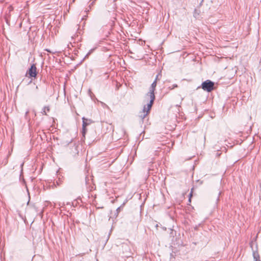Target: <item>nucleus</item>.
Returning a JSON list of instances; mask_svg holds the SVG:
<instances>
[{"instance_id":"nucleus-1","label":"nucleus","mask_w":261,"mask_h":261,"mask_svg":"<svg viewBox=\"0 0 261 261\" xmlns=\"http://www.w3.org/2000/svg\"><path fill=\"white\" fill-rule=\"evenodd\" d=\"M146 97H149L150 101L146 106H144L142 111L140 112L141 114L139 115V117L143 121L146 116L148 115L149 112L153 102L155 100V96H146Z\"/></svg>"},{"instance_id":"nucleus-8","label":"nucleus","mask_w":261,"mask_h":261,"mask_svg":"<svg viewBox=\"0 0 261 261\" xmlns=\"http://www.w3.org/2000/svg\"><path fill=\"white\" fill-rule=\"evenodd\" d=\"M49 111H50L49 107V106H45V107H44L42 109V111H41V113L43 115H47V112H49Z\"/></svg>"},{"instance_id":"nucleus-12","label":"nucleus","mask_w":261,"mask_h":261,"mask_svg":"<svg viewBox=\"0 0 261 261\" xmlns=\"http://www.w3.org/2000/svg\"><path fill=\"white\" fill-rule=\"evenodd\" d=\"M193 189H192L190 192V193L189 194V201L191 202V198L192 196V193H193Z\"/></svg>"},{"instance_id":"nucleus-2","label":"nucleus","mask_w":261,"mask_h":261,"mask_svg":"<svg viewBox=\"0 0 261 261\" xmlns=\"http://www.w3.org/2000/svg\"><path fill=\"white\" fill-rule=\"evenodd\" d=\"M214 83L210 80H206L201 84V88L204 91L211 92L214 89Z\"/></svg>"},{"instance_id":"nucleus-13","label":"nucleus","mask_w":261,"mask_h":261,"mask_svg":"<svg viewBox=\"0 0 261 261\" xmlns=\"http://www.w3.org/2000/svg\"><path fill=\"white\" fill-rule=\"evenodd\" d=\"M159 75V74H157L156 76L155 79V80H156V82H157V80H158V78Z\"/></svg>"},{"instance_id":"nucleus-11","label":"nucleus","mask_w":261,"mask_h":261,"mask_svg":"<svg viewBox=\"0 0 261 261\" xmlns=\"http://www.w3.org/2000/svg\"><path fill=\"white\" fill-rule=\"evenodd\" d=\"M177 87H178L177 85L175 84H173L172 86L169 87V88L171 90H172V89H174L175 88H177Z\"/></svg>"},{"instance_id":"nucleus-14","label":"nucleus","mask_w":261,"mask_h":261,"mask_svg":"<svg viewBox=\"0 0 261 261\" xmlns=\"http://www.w3.org/2000/svg\"><path fill=\"white\" fill-rule=\"evenodd\" d=\"M71 38L73 39L74 37L73 36H71Z\"/></svg>"},{"instance_id":"nucleus-4","label":"nucleus","mask_w":261,"mask_h":261,"mask_svg":"<svg viewBox=\"0 0 261 261\" xmlns=\"http://www.w3.org/2000/svg\"><path fill=\"white\" fill-rule=\"evenodd\" d=\"M156 80H154L153 83L151 84L149 92L146 94V96H155L154 95V91L155 90V88L156 86Z\"/></svg>"},{"instance_id":"nucleus-10","label":"nucleus","mask_w":261,"mask_h":261,"mask_svg":"<svg viewBox=\"0 0 261 261\" xmlns=\"http://www.w3.org/2000/svg\"><path fill=\"white\" fill-rule=\"evenodd\" d=\"M86 132H87L86 127H84L82 126V135L84 137H85Z\"/></svg>"},{"instance_id":"nucleus-3","label":"nucleus","mask_w":261,"mask_h":261,"mask_svg":"<svg viewBox=\"0 0 261 261\" xmlns=\"http://www.w3.org/2000/svg\"><path fill=\"white\" fill-rule=\"evenodd\" d=\"M27 74H28L31 78L36 77L37 75V68L35 64H33L31 65V67L27 71Z\"/></svg>"},{"instance_id":"nucleus-7","label":"nucleus","mask_w":261,"mask_h":261,"mask_svg":"<svg viewBox=\"0 0 261 261\" xmlns=\"http://www.w3.org/2000/svg\"><path fill=\"white\" fill-rule=\"evenodd\" d=\"M64 177L61 175H59L58 180L56 181V185L57 186H60L63 182Z\"/></svg>"},{"instance_id":"nucleus-5","label":"nucleus","mask_w":261,"mask_h":261,"mask_svg":"<svg viewBox=\"0 0 261 261\" xmlns=\"http://www.w3.org/2000/svg\"><path fill=\"white\" fill-rule=\"evenodd\" d=\"M83 120V124L82 125L84 127H86L87 126L89 125L90 124H91L93 121L91 119H86L85 117H83L82 118Z\"/></svg>"},{"instance_id":"nucleus-9","label":"nucleus","mask_w":261,"mask_h":261,"mask_svg":"<svg viewBox=\"0 0 261 261\" xmlns=\"http://www.w3.org/2000/svg\"><path fill=\"white\" fill-rule=\"evenodd\" d=\"M124 205V203H123L121 206L118 207L116 210V216H118V214L120 213L121 211L123 209V206Z\"/></svg>"},{"instance_id":"nucleus-6","label":"nucleus","mask_w":261,"mask_h":261,"mask_svg":"<svg viewBox=\"0 0 261 261\" xmlns=\"http://www.w3.org/2000/svg\"><path fill=\"white\" fill-rule=\"evenodd\" d=\"M253 256L254 261H260V256L257 251H253Z\"/></svg>"}]
</instances>
